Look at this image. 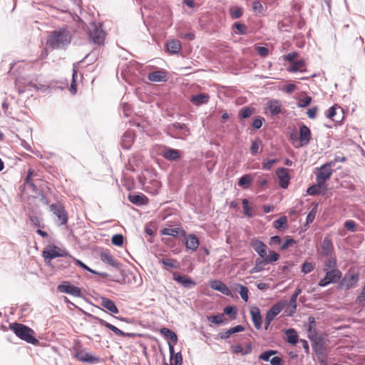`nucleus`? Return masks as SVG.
Instances as JSON below:
<instances>
[{
    "label": "nucleus",
    "mask_w": 365,
    "mask_h": 365,
    "mask_svg": "<svg viewBox=\"0 0 365 365\" xmlns=\"http://www.w3.org/2000/svg\"><path fill=\"white\" fill-rule=\"evenodd\" d=\"M322 252L321 255L324 257H328L329 255H332L334 252V247L331 240L326 237L322 241Z\"/></svg>",
    "instance_id": "24"
},
{
    "label": "nucleus",
    "mask_w": 365,
    "mask_h": 365,
    "mask_svg": "<svg viewBox=\"0 0 365 365\" xmlns=\"http://www.w3.org/2000/svg\"><path fill=\"white\" fill-rule=\"evenodd\" d=\"M261 143L262 141L259 138H257L252 142V145L250 148L252 155L255 156L259 153V148Z\"/></svg>",
    "instance_id": "48"
},
{
    "label": "nucleus",
    "mask_w": 365,
    "mask_h": 365,
    "mask_svg": "<svg viewBox=\"0 0 365 365\" xmlns=\"http://www.w3.org/2000/svg\"><path fill=\"white\" fill-rule=\"evenodd\" d=\"M57 289L59 292L69 294L76 297L82 296L81 290L79 287L71 284L68 281H63L58 285Z\"/></svg>",
    "instance_id": "7"
},
{
    "label": "nucleus",
    "mask_w": 365,
    "mask_h": 365,
    "mask_svg": "<svg viewBox=\"0 0 365 365\" xmlns=\"http://www.w3.org/2000/svg\"><path fill=\"white\" fill-rule=\"evenodd\" d=\"M70 259H73L74 260L75 262V264L81 267L82 269L91 272V273H97V271H95L92 269H91L90 267H88L86 264H84L82 261H81L80 259H76L75 257H73V258H69Z\"/></svg>",
    "instance_id": "55"
},
{
    "label": "nucleus",
    "mask_w": 365,
    "mask_h": 365,
    "mask_svg": "<svg viewBox=\"0 0 365 365\" xmlns=\"http://www.w3.org/2000/svg\"><path fill=\"white\" fill-rule=\"evenodd\" d=\"M287 218L285 215H283L273 222V227L275 229L281 230L287 225Z\"/></svg>",
    "instance_id": "44"
},
{
    "label": "nucleus",
    "mask_w": 365,
    "mask_h": 365,
    "mask_svg": "<svg viewBox=\"0 0 365 365\" xmlns=\"http://www.w3.org/2000/svg\"><path fill=\"white\" fill-rule=\"evenodd\" d=\"M297 242L292 237L287 236L285 241L281 245L280 249L282 250H287L289 247L293 246Z\"/></svg>",
    "instance_id": "54"
},
{
    "label": "nucleus",
    "mask_w": 365,
    "mask_h": 365,
    "mask_svg": "<svg viewBox=\"0 0 365 365\" xmlns=\"http://www.w3.org/2000/svg\"><path fill=\"white\" fill-rule=\"evenodd\" d=\"M287 336V341L292 344L296 345L299 341V336L297 332L293 328L288 329L285 331Z\"/></svg>",
    "instance_id": "36"
},
{
    "label": "nucleus",
    "mask_w": 365,
    "mask_h": 365,
    "mask_svg": "<svg viewBox=\"0 0 365 365\" xmlns=\"http://www.w3.org/2000/svg\"><path fill=\"white\" fill-rule=\"evenodd\" d=\"M173 280L186 289H191L196 285V282L185 274L181 275L178 272H173Z\"/></svg>",
    "instance_id": "13"
},
{
    "label": "nucleus",
    "mask_w": 365,
    "mask_h": 365,
    "mask_svg": "<svg viewBox=\"0 0 365 365\" xmlns=\"http://www.w3.org/2000/svg\"><path fill=\"white\" fill-rule=\"evenodd\" d=\"M267 108L272 115H277L282 112V105L279 100L271 99L267 103Z\"/></svg>",
    "instance_id": "25"
},
{
    "label": "nucleus",
    "mask_w": 365,
    "mask_h": 365,
    "mask_svg": "<svg viewBox=\"0 0 365 365\" xmlns=\"http://www.w3.org/2000/svg\"><path fill=\"white\" fill-rule=\"evenodd\" d=\"M264 121V118L263 117L257 116L253 120L252 126L256 130L259 129L262 126Z\"/></svg>",
    "instance_id": "58"
},
{
    "label": "nucleus",
    "mask_w": 365,
    "mask_h": 365,
    "mask_svg": "<svg viewBox=\"0 0 365 365\" xmlns=\"http://www.w3.org/2000/svg\"><path fill=\"white\" fill-rule=\"evenodd\" d=\"M364 38L361 36L356 37L349 44V51L351 53H356L364 48Z\"/></svg>",
    "instance_id": "27"
},
{
    "label": "nucleus",
    "mask_w": 365,
    "mask_h": 365,
    "mask_svg": "<svg viewBox=\"0 0 365 365\" xmlns=\"http://www.w3.org/2000/svg\"><path fill=\"white\" fill-rule=\"evenodd\" d=\"M101 259L104 263H106L115 268H118L120 264L113 258V257L109 253V252H101Z\"/></svg>",
    "instance_id": "31"
},
{
    "label": "nucleus",
    "mask_w": 365,
    "mask_h": 365,
    "mask_svg": "<svg viewBox=\"0 0 365 365\" xmlns=\"http://www.w3.org/2000/svg\"><path fill=\"white\" fill-rule=\"evenodd\" d=\"M124 242V237L121 234H115L111 238V242L113 245L120 247L123 245Z\"/></svg>",
    "instance_id": "50"
},
{
    "label": "nucleus",
    "mask_w": 365,
    "mask_h": 365,
    "mask_svg": "<svg viewBox=\"0 0 365 365\" xmlns=\"http://www.w3.org/2000/svg\"><path fill=\"white\" fill-rule=\"evenodd\" d=\"M161 156L170 161L178 160L181 158V153L178 150L170 147H164L160 153Z\"/></svg>",
    "instance_id": "15"
},
{
    "label": "nucleus",
    "mask_w": 365,
    "mask_h": 365,
    "mask_svg": "<svg viewBox=\"0 0 365 365\" xmlns=\"http://www.w3.org/2000/svg\"><path fill=\"white\" fill-rule=\"evenodd\" d=\"M317 207H318V205L317 204L315 205V206L307 214V218H306L307 224H310L314 220L316 215H317Z\"/></svg>",
    "instance_id": "52"
},
{
    "label": "nucleus",
    "mask_w": 365,
    "mask_h": 365,
    "mask_svg": "<svg viewBox=\"0 0 365 365\" xmlns=\"http://www.w3.org/2000/svg\"><path fill=\"white\" fill-rule=\"evenodd\" d=\"M316 169L318 170V172L316 173L317 178H319L323 180H328L333 173L332 169H328V168H323V165H322L319 168H317Z\"/></svg>",
    "instance_id": "33"
},
{
    "label": "nucleus",
    "mask_w": 365,
    "mask_h": 365,
    "mask_svg": "<svg viewBox=\"0 0 365 365\" xmlns=\"http://www.w3.org/2000/svg\"><path fill=\"white\" fill-rule=\"evenodd\" d=\"M232 26L234 29L237 30L240 35H245L247 32L246 25L240 22H235Z\"/></svg>",
    "instance_id": "51"
},
{
    "label": "nucleus",
    "mask_w": 365,
    "mask_h": 365,
    "mask_svg": "<svg viewBox=\"0 0 365 365\" xmlns=\"http://www.w3.org/2000/svg\"><path fill=\"white\" fill-rule=\"evenodd\" d=\"M359 279V274L358 272H347L344 274L341 281V285L349 289L354 287Z\"/></svg>",
    "instance_id": "11"
},
{
    "label": "nucleus",
    "mask_w": 365,
    "mask_h": 365,
    "mask_svg": "<svg viewBox=\"0 0 365 365\" xmlns=\"http://www.w3.org/2000/svg\"><path fill=\"white\" fill-rule=\"evenodd\" d=\"M335 278L329 279L328 277H327V274H325V276L324 278L319 280L318 285L322 287H324L329 284L334 283Z\"/></svg>",
    "instance_id": "59"
},
{
    "label": "nucleus",
    "mask_w": 365,
    "mask_h": 365,
    "mask_svg": "<svg viewBox=\"0 0 365 365\" xmlns=\"http://www.w3.org/2000/svg\"><path fill=\"white\" fill-rule=\"evenodd\" d=\"M312 133L310 129L306 125L299 127V145H294L295 148L307 145L311 140Z\"/></svg>",
    "instance_id": "10"
},
{
    "label": "nucleus",
    "mask_w": 365,
    "mask_h": 365,
    "mask_svg": "<svg viewBox=\"0 0 365 365\" xmlns=\"http://www.w3.org/2000/svg\"><path fill=\"white\" fill-rule=\"evenodd\" d=\"M71 42L69 31L66 30L53 31L47 40V45L53 48H61Z\"/></svg>",
    "instance_id": "2"
},
{
    "label": "nucleus",
    "mask_w": 365,
    "mask_h": 365,
    "mask_svg": "<svg viewBox=\"0 0 365 365\" xmlns=\"http://www.w3.org/2000/svg\"><path fill=\"white\" fill-rule=\"evenodd\" d=\"M252 9L255 12L261 14L262 13L264 8L262 4L259 1H255L252 3Z\"/></svg>",
    "instance_id": "64"
},
{
    "label": "nucleus",
    "mask_w": 365,
    "mask_h": 365,
    "mask_svg": "<svg viewBox=\"0 0 365 365\" xmlns=\"http://www.w3.org/2000/svg\"><path fill=\"white\" fill-rule=\"evenodd\" d=\"M185 237V245L187 250H190L192 252L195 251L200 244L198 238L194 234H189L183 236Z\"/></svg>",
    "instance_id": "20"
},
{
    "label": "nucleus",
    "mask_w": 365,
    "mask_h": 365,
    "mask_svg": "<svg viewBox=\"0 0 365 365\" xmlns=\"http://www.w3.org/2000/svg\"><path fill=\"white\" fill-rule=\"evenodd\" d=\"M224 313L232 319H236L237 309L234 306H227L224 309Z\"/></svg>",
    "instance_id": "53"
},
{
    "label": "nucleus",
    "mask_w": 365,
    "mask_h": 365,
    "mask_svg": "<svg viewBox=\"0 0 365 365\" xmlns=\"http://www.w3.org/2000/svg\"><path fill=\"white\" fill-rule=\"evenodd\" d=\"M324 271H326L327 277H328L329 279L334 277L335 278L334 283H336L341 277V272L338 269H330L329 271H327V269H324Z\"/></svg>",
    "instance_id": "42"
},
{
    "label": "nucleus",
    "mask_w": 365,
    "mask_h": 365,
    "mask_svg": "<svg viewBox=\"0 0 365 365\" xmlns=\"http://www.w3.org/2000/svg\"><path fill=\"white\" fill-rule=\"evenodd\" d=\"M276 354H277V351H276V350H267V351L262 352L259 356V359L260 360H262L264 361H269L270 357L272 356L275 355Z\"/></svg>",
    "instance_id": "49"
},
{
    "label": "nucleus",
    "mask_w": 365,
    "mask_h": 365,
    "mask_svg": "<svg viewBox=\"0 0 365 365\" xmlns=\"http://www.w3.org/2000/svg\"><path fill=\"white\" fill-rule=\"evenodd\" d=\"M210 286L212 289L220 292L226 296L231 297L232 295L229 287L220 280L215 279L211 281Z\"/></svg>",
    "instance_id": "18"
},
{
    "label": "nucleus",
    "mask_w": 365,
    "mask_h": 365,
    "mask_svg": "<svg viewBox=\"0 0 365 365\" xmlns=\"http://www.w3.org/2000/svg\"><path fill=\"white\" fill-rule=\"evenodd\" d=\"M100 304L106 309L110 314H114L119 312V309L113 300L106 297H101Z\"/></svg>",
    "instance_id": "19"
},
{
    "label": "nucleus",
    "mask_w": 365,
    "mask_h": 365,
    "mask_svg": "<svg viewBox=\"0 0 365 365\" xmlns=\"http://www.w3.org/2000/svg\"><path fill=\"white\" fill-rule=\"evenodd\" d=\"M9 329L23 341L29 344L36 345L38 343V340L34 336V330L20 323H11L9 324Z\"/></svg>",
    "instance_id": "1"
},
{
    "label": "nucleus",
    "mask_w": 365,
    "mask_h": 365,
    "mask_svg": "<svg viewBox=\"0 0 365 365\" xmlns=\"http://www.w3.org/2000/svg\"><path fill=\"white\" fill-rule=\"evenodd\" d=\"M312 341V349L318 355H322L326 351L324 339L318 335H312L308 337Z\"/></svg>",
    "instance_id": "9"
},
{
    "label": "nucleus",
    "mask_w": 365,
    "mask_h": 365,
    "mask_svg": "<svg viewBox=\"0 0 365 365\" xmlns=\"http://www.w3.org/2000/svg\"><path fill=\"white\" fill-rule=\"evenodd\" d=\"M43 257L45 259V261L51 260L56 257H64L69 258H73V257L70 255V253L65 250H61L59 247L57 246H50L46 249H44L43 251Z\"/></svg>",
    "instance_id": "6"
},
{
    "label": "nucleus",
    "mask_w": 365,
    "mask_h": 365,
    "mask_svg": "<svg viewBox=\"0 0 365 365\" xmlns=\"http://www.w3.org/2000/svg\"><path fill=\"white\" fill-rule=\"evenodd\" d=\"M89 39L95 44L103 45L105 41L106 33L103 31L101 24L92 23L88 29Z\"/></svg>",
    "instance_id": "4"
},
{
    "label": "nucleus",
    "mask_w": 365,
    "mask_h": 365,
    "mask_svg": "<svg viewBox=\"0 0 365 365\" xmlns=\"http://www.w3.org/2000/svg\"><path fill=\"white\" fill-rule=\"evenodd\" d=\"M128 199L130 202L135 205H145L148 202V198L143 194H130Z\"/></svg>",
    "instance_id": "32"
},
{
    "label": "nucleus",
    "mask_w": 365,
    "mask_h": 365,
    "mask_svg": "<svg viewBox=\"0 0 365 365\" xmlns=\"http://www.w3.org/2000/svg\"><path fill=\"white\" fill-rule=\"evenodd\" d=\"M230 14L232 17V19H239L240 18L243 14V9L241 7L235 6L231 7L229 10Z\"/></svg>",
    "instance_id": "45"
},
{
    "label": "nucleus",
    "mask_w": 365,
    "mask_h": 365,
    "mask_svg": "<svg viewBox=\"0 0 365 365\" xmlns=\"http://www.w3.org/2000/svg\"><path fill=\"white\" fill-rule=\"evenodd\" d=\"M324 266L326 268L331 269H337V262L336 257L332 255L328 256V259L324 262Z\"/></svg>",
    "instance_id": "46"
},
{
    "label": "nucleus",
    "mask_w": 365,
    "mask_h": 365,
    "mask_svg": "<svg viewBox=\"0 0 365 365\" xmlns=\"http://www.w3.org/2000/svg\"><path fill=\"white\" fill-rule=\"evenodd\" d=\"M160 263L163 264L165 269L168 271H170L172 269H177L180 267V262L176 259L163 257L160 259Z\"/></svg>",
    "instance_id": "28"
},
{
    "label": "nucleus",
    "mask_w": 365,
    "mask_h": 365,
    "mask_svg": "<svg viewBox=\"0 0 365 365\" xmlns=\"http://www.w3.org/2000/svg\"><path fill=\"white\" fill-rule=\"evenodd\" d=\"M312 100V97L308 96L303 98H301L299 99V101L297 103V106L299 108H305L311 103Z\"/></svg>",
    "instance_id": "57"
},
{
    "label": "nucleus",
    "mask_w": 365,
    "mask_h": 365,
    "mask_svg": "<svg viewBox=\"0 0 365 365\" xmlns=\"http://www.w3.org/2000/svg\"><path fill=\"white\" fill-rule=\"evenodd\" d=\"M160 333L164 336L165 339L173 344H176L178 341L177 334L171 329L163 327L160 329Z\"/></svg>",
    "instance_id": "35"
},
{
    "label": "nucleus",
    "mask_w": 365,
    "mask_h": 365,
    "mask_svg": "<svg viewBox=\"0 0 365 365\" xmlns=\"http://www.w3.org/2000/svg\"><path fill=\"white\" fill-rule=\"evenodd\" d=\"M234 291L238 292L239 294L241 296V298L245 301L247 302L249 299L248 293L249 290L248 288L241 284H235V287L233 288Z\"/></svg>",
    "instance_id": "37"
},
{
    "label": "nucleus",
    "mask_w": 365,
    "mask_h": 365,
    "mask_svg": "<svg viewBox=\"0 0 365 365\" xmlns=\"http://www.w3.org/2000/svg\"><path fill=\"white\" fill-rule=\"evenodd\" d=\"M252 178L251 175L246 174L242 175L238 181V185L240 187H243L245 188H249L250 185L252 184Z\"/></svg>",
    "instance_id": "40"
},
{
    "label": "nucleus",
    "mask_w": 365,
    "mask_h": 365,
    "mask_svg": "<svg viewBox=\"0 0 365 365\" xmlns=\"http://www.w3.org/2000/svg\"><path fill=\"white\" fill-rule=\"evenodd\" d=\"M73 357L78 361L91 364H98L101 361V358L94 352L89 351L81 346L74 348Z\"/></svg>",
    "instance_id": "3"
},
{
    "label": "nucleus",
    "mask_w": 365,
    "mask_h": 365,
    "mask_svg": "<svg viewBox=\"0 0 365 365\" xmlns=\"http://www.w3.org/2000/svg\"><path fill=\"white\" fill-rule=\"evenodd\" d=\"M250 315L255 327L257 329H260L262 323L260 309L257 307H252L250 309Z\"/></svg>",
    "instance_id": "22"
},
{
    "label": "nucleus",
    "mask_w": 365,
    "mask_h": 365,
    "mask_svg": "<svg viewBox=\"0 0 365 365\" xmlns=\"http://www.w3.org/2000/svg\"><path fill=\"white\" fill-rule=\"evenodd\" d=\"M148 79L152 82H166L168 80V73L161 69L148 73Z\"/></svg>",
    "instance_id": "17"
},
{
    "label": "nucleus",
    "mask_w": 365,
    "mask_h": 365,
    "mask_svg": "<svg viewBox=\"0 0 365 365\" xmlns=\"http://www.w3.org/2000/svg\"><path fill=\"white\" fill-rule=\"evenodd\" d=\"M278 161L277 158L267 160L262 163V169L264 170H270L272 168L273 164Z\"/></svg>",
    "instance_id": "61"
},
{
    "label": "nucleus",
    "mask_w": 365,
    "mask_h": 365,
    "mask_svg": "<svg viewBox=\"0 0 365 365\" xmlns=\"http://www.w3.org/2000/svg\"><path fill=\"white\" fill-rule=\"evenodd\" d=\"M336 112V107L335 106H332L330 107L325 113V115L327 118L332 120L333 121H336L334 117L335 116Z\"/></svg>",
    "instance_id": "63"
},
{
    "label": "nucleus",
    "mask_w": 365,
    "mask_h": 365,
    "mask_svg": "<svg viewBox=\"0 0 365 365\" xmlns=\"http://www.w3.org/2000/svg\"><path fill=\"white\" fill-rule=\"evenodd\" d=\"M207 319L210 322L217 325H219L223 322L222 315L220 314L212 315L208 317Z\"/></svg>",
    "instance_id": "62"
},
{
    "label": "nucleus",
    "mask_w": 365,
    "mask_h": 365,
    "mask_svg": "<svg viewBox=\"0 0 365 365\" xmlns=\"http://www.w3.org/2000/svg\"><path fill=\"white\" fill-rule=\"evenodd\" d=\"M49 207L51 212H52L57 218L56 223L58 226H62L67 224L68 220V213L61 203H53Z\"/></svg>",
    "instance_id": "5"
},
{
    "label": "nucleus",
    "mask_w": 365,
    "mask_h": 365,
    "mask_svg": "<svg viewBox=\"0 0 365 365\" xmlns=\"http://www.w3.org/2000/svg\"><path fill=\"white\" fill-rule=\"evenodd\" d=\"M163 235H168L172 237H183L185 236V230L182 227H165L160 230Z\"/></svg>",
    "instance_id": "21"
},
{
    "label": "nucleus",
    "mask_w": 365,
    "mask_h": 365,
    "mask_svg": "<svg viewBox=\"0 0 365 365\" xmlns=\"http://www.w3.org/2000/svg\"><path fill=\"white\" fill-rule=\"evenodd\" d=\"M182 356L180 352L175 354L173 356H170L169 363L165 362V365H182Z\"/></svg>",
    "instance_id": "43"
},
{
    "label": "nucleus",
    "mask_w": 365,
    "mask_h": 365,
    "mask_svg": "<svg viewBox=\"0 0 365 365\" xmlns=\"http://www.w3.org/2000/svg\"><path fill=\"white\" fill-rule=\"evenodd\" d=\"M309 325L307 328L308 331V337L312 335H317V329H316V321L314 317H309L308 319Z\"/></svg>",
    "instance_id": "41"
},
{
    "label": "nucleus",
    "mask_w": 365,
    "mask_h": 365,
    "mask_svg": "<svg viewBox=\"0 0 365 365\" xmlns=\"http://www.w3.org/2000/svg\"><path fill=\"white\" fill-rule=\"evenodd\" d=\"M255 112V108L250 106L242 107L238 113L240 118L246 119L250 118Z\"/></svg>",
    "instance_id": "39"
},
{
    "label": "nucleus",
    "mask_w": 365,
    "mask_h": 365,
    "mask_svg": "<svg viewBox=\"0 0 365 365\" xmlns=\"http://www.w3.org/2000/svg\"><path fill=\"white\" fill-rule=\"evenodd\" d=\"M245 330V327L242 325H237L232 327L225 331H221L217 334V338L221 339H227L230 337L233 334L242 332Z\"/></svg>",
    "instance_id": "26"
},
{
    "label": "nucleus",
    "mask_w": 365,
    "mask_h": 365,
    "mask_svg": "<svg viewBox=\"0 0 365 365\" xmlns=\"http://www.w3.org/2000/svg\"><path fill=\"white\" fill-rule=\"evenodd\" d=\"M209 95L207 93H199L191 96L190 102L195 106L206 104L209 101Z\"/></svg>",
    "instance_id": "30"
},
{
    "label": "nucleus",
    "mask_w": 365,
    "mask_h": 365,
    "mask_svg": "<svg viewBox=\"0 0 365 365\" xmlns=\"http://www.w3.org/2000/svg\"><path fill=\"white\" fill-rule=\"evenodd\" d=\"M182 48V44L180 40L173 39L167 43V50L169 53L178 54Z\"/></svg>",
    "instance_id": "29"
},
{
    "label": "nucleus",
    "mask_w": 365,
    "mask_h": 365,
    "mask_svg": "<svg viewBox=\"0 0 365 365\" xmlns=\"http://www.w3.org/2000/svg\"><path fill=\"white\" fill-rule=\"evenodd\" d=\"M88 316L89 317L92 318L93 319L96 320L101 326H103V327L109 329L110 330H111L116 336H123V337H125V336L130 337V336H133V334L125 333V332L121 331L120 329H119L118 327H115L114 325L108 323L106 320L99 318L98 317H96L91 314H88Z\"/></svg>",
    "instance_id": "8"
},
{
    "label": "nucleus",
    "mask_w": 365,
    "mask_h": 365,
    "mask_svg": "<svg viewBox=\"0 0 365 365\" xmlns=\"http://www.w3.org/2000/svg\"><path fill=\"white\" fill-rule=\"evenodd\" d=\"M276 175L279 179V187L283 189L287 188L290 180L288 169L279 168L276 170Z\"/></svg>",
    "instance_id": "12"
},
{
    "label": "nucleus",
    "mask_w": 365,
    "mask_h": 365,
    "mask_svg": "<svg viewBox=\"0 0 365 365\" xmlns=\"http://www.w3.org/2000/svg\"><path fill=\"white\" fill-rule=\"evenodd\" d=\"M251 247L258 254L261 258H264L267 255V245L260 240L252 238L250 240Z\"/></svg>",
    "instance_id": "14"
},
{
    "label": "nucleus",
    "mask_w": 365,
    "mask_h": 365,
    "mask_svg": "<svg viewBox=\"0 0 365 365\" xmlns=\"http://www.w3.org/2000/svg\"><path fill=\"white\" fill-rule=\"evenodd\" d=\"M306 63L304 60L294 61L292 63L290 67L287 69L288 71L295 73L299 71L301 73L306 71Z\"/></svg>",
    "instance_id": "34"
},
{
    "label": "nucleus",
    "mask_w": 365,
    "mask_h": 365,
    "mask_svg": "<svg viewBox=\"0 0 365 365\" xmlns=\"http://www.w3.org/2000/svg\"><path fill=\"white\" fill-rule=\"evenodd\" d=\"M135 134L132 130H127L121 138V146L125 150H128L134 142Z\"/></svg>",
    "instance_id": "23"
},
{
    "label": "nucleus",
    "mask_w": 365,
    "mask_h": 365,
    "mask_svg": "<svg viewBox=\"0 0 365 365\" xmlns=\"http://www.w3.org/2000/svg\"><path fill=\"white\" fill-rule=\"evenodd\" d=\"M268 264L266 258H261L260 257L255 260V264L251 269V273L259 272L264 269L266 264Z\"/></svg>",
    "instance_id": "38"
},
{
    "label": "nucleus",
    "mask_w": 365,
    "mask_h": 365,
    "mask_svg": "<svg viewBox=\"0 0 365 365\" xmlns=\"http://www.w3.org/2000/svg\"><path fill=\"white\" fill-rule=\"evenodd\" d=\"M285 304L286 302L284 301L277 302L267 312L265 317L273 321L274 319L283 310Z\"/></svg>",
    "instance_id": "16"
},
{
    "label": "nucleus",
    "mask_w": 365,
    "mask_h": 365,
    "mask_svg": "<svg viewBox=\"0 0 365 365\" xmlns=\"http://www.w3.org/2000/svg\"><path fill=\"white\" fill-rule=\"evenodd\" d=\"M243 212L247 217H253L252 209L249 205V200L246 198L243 199L242 201Z\"/></svg>",
    "instance_id": "47"
},
{
    "label": "nucleus",
    "mask_w": 365,
    "mask_h": 365,
    "mask_svg": "<svg viewBox=\"0 0 365 365\" xmlns=\"http://www.w3.org/2000/svg\"><path fill=\"white\" fill-rule=\"evenodd\" d=\"M314 269V264L312 262H305L302 266V272L304 274L310 273Z\"/></svg>",
    "instance_id": "56"
},
{
    "label": "nucleus",
    "mask_w": 365,
    "mask_h": 365,
    "mask_svg": "<svg viewBox=\"0 0 365 365\" xmlns=\"http://www.w3.org/2000/svg\"><path fill=\"white\" fill-rule=\"evenodd\" d=\"M268 263L277 262L279 258V255L274 251H270L269 255L265 257Z\"/></svg>",
    "instance_id": "60"
}]
</instances>
